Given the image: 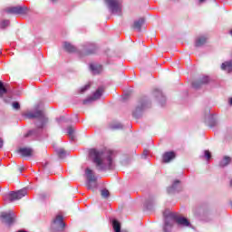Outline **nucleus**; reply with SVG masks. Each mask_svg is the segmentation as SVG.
<instances>
[{
    "label": "nucleus",
    "mask_w": 232,
    "mask_h": 232,
    "mask_svg": "<svg viewBox=\"0 0 232 232\" xmlns=\"http://www.w3.org/2000/svg\"><path fill=\"white\" fill-rule=\"evenodd\" d=\"M205 157L207 160H209V159H211V152H209V150H205Z\"/></svg>",
    "instance_id": "obj_32"
},
{
    "label": "nucleus",
    "mask_w": 232,
    "mask_h": 232,
    "mask_svg": "<svg viewBox=\"0 0 232 232\" xmlns=\"http://www.w3.org/2000/svg\"><path fill=\"white\" fill-rule=\"evenodd\" d=\"M230 104L232 105V98L230 99Z\"/></svg>",
    "instance_id": "obj_39"
},
{
    "label": "nucleus",
    "mask_w": 232,
    "mask_h": 232,
    "mask_svg": "<svg viewBox=\"0 0 232 232\" xmlns=\"http://www.w3.org/2000/svg\"><path fill=\"white\" fill-rule=\"evenodd\" d=\"M221 69L225 70L228 73H231L232 72V60L228 62H225L221 64Z\"/></svg>",
    "instance_id": "obj_20"
},
{
    "label": "nucleus",
    "mask_w": 232,
    "mask_h": 232,
    "mask_svg": "<svg viewBox=\"0 0 232 232\" xmlns=\"http://www.w3.org/2000/svg\"><path fill=\"white\" fill-rule=\"evenodd\" d=\"M230 186L232 187V179L230 180Z\"/></svg>",
    "instance_id": "obj_40"
},
{
    "label": "nucleus",
    "mask_w": 232,
    "mask_h": 232,
    "mask_svg": "<svg viewBox=\"0 0 232 232\" xmlns=\"http://www.w3.org/2000/svg\"><path fill=\"white\" fill-rule=\"evenodd\" d=\"M177 157V154H175L174 151H168L165 152L162 156V162L165 164L169 163L171 160H173Z\"/></svg>",
    "instance_id": "obj_15"
},
{
    "label": "nucleus",
    "mask_w": 232,
    "mask_h": 232,
    "mask_svg": "<svg viewBox=\"0 0 232 232\" xmlns=\"http://www.w3.org/2000/svg\"><path fill=\"white\" fill-rule=\"evenodd\" d=\"M26 195H28L26 189H20L16 192L13 191L9 194L10 202H14V200H21V198H23V197H26Z\"/></svg>",
    "instance_id": "obj_10"
},
{
    "label": "nucleus",
    "mask_w": 232,
    "mask_h": 232,
    "mask_svg": "<svg viewBox=\"0 0 232 232\" xmlns=\"http://www.w3.org/2000/svg\"><path fill=\"white\" fill-rule=\"evenodd\" d=\"M148 102H146V99L141 98L138 101V103L136 105V108L132 113L134 119H139L140 117L142 111H144V109L146 108Z\"/></svg>",
    "instance_id": "obj_7"
},
{
    "label": "nucleus",
    "mask_w": 232,
    "mask_h": 232,
    "mask_svg": "<svg viewBox=\"0 0 232 232\" xmlns=\"http://www.w3.org/2000/svg\"><path fill=\"white\" fill-rule=\"evenodd\" d=\"M105 3L111 14H114V15H121V12H122V5L119 0H105Z\"/></svg>",
    "instance_id": "obj_4"
},
{
    "label": "nucleus",
    "mask_w": 232,
    "mask_h": 232,
    "mask_svg": "<svg viewBox=\"0 0 232 232\" xmlns=\"http://www.w3.org/2000/svg\"><path fill=\"white\" fill-rule=\"evenodd\" d=\"M53 3H55V1H57V0H51Z\"/></svg>",
    "instance_id": "obj_38"
},
{
    "label": "nucleus",
    "mask_w": 232,
    "mask_h": 232,
    "mask_svg": "<svg viewBox=\"0 0 232 232\" xmlns=\"http://www.w3.org/2000/svg\"><path fill=\"white\" fill-rule=\"evenodd\" d=\"M101 195H102V198H108V197H110V190L102 189L101 192Z\"/></svg>",
    "instance_id": "obj_30"
},
{
    "label": "nucleus",
    "mask_w": 232,
    "mask_h": 232,
    "mask_svg": "<svg viewBox=\"0 0 232 232\" xmlns=\"http://www.w3.org/2000/svg\"><path fill=\"white\" fill-rule=\"evenodd\" d=\"M6 93H8V89L3 84V82H0V97L6 95Z\"/></svg>",
    "instance_id": "obj_24"
},
{
    "label": "nucleus",
    "mask_w": 232,
    "mask_h": 232,
    "mask_svg": "<svg viewBox=\"0 0 232 232\" xmlns=\"http://www.w3.org/2000/svg\"><path fill=\"white\" fill-rule=\"evenodd\" d=\"M152 35H155V33H153Z\"/></svg>",
    "instance_id": "obj_43"
},
{
    "label": "nucleus",
    "mask_w": 232,
    "mask_h": 232,
    "mask_svg": "<svg viewBox=\"0 0 232 232\" xmlns=\"http://www.w3.org/2000/svg\"><path fill=\"white\" fill-rule=\"evenodd\" d=\"M63 48L69 53H78V55H79V52H81V51L77 50V47H75L73 44H72L68 42H65L63 44Z\"/></svg>",
    "instance_id": "obj_17"
},
{
    "label": "nucleus",
    "mask_w": 232,
    "mask_h": 232,
    "mask_svg": "<svg viewBox=\"0 0 232 232\" xmlns=\"http://www.w3.org/2000/svg\"><path fill=\"white\" fill-rule=\"evenodd\" d=\"M99 52V46L95 44H85L82 45V51L79 52L80 57H86L88 55H95Z\"/></svg>",
    "instance_id": "obj_3"
},
{
    "label": "nucleus",
    "mask_w": 232,
    "mask_h": 232,
    "mask_svg": "<svg viewBox=\"0 0 232 232\" xmlns=\"http://www.w3.org/2000/svg\"><path fill=\"white\" fill-rule=\"evenodd\" d=\"M91 86L92 85L90 83L85 84L83 87H82L80 89V93H84L85 92H88V90H90Z\"/></svg>",
    "instance_id": "obj_27"
},
{
    "label": "nucleus",
    "mask_w": 232,
    "mask_h": 232,
    "mask_svg": "<svg viewBox=\"0 0 232 232\" xmlns=\"http://www.w3.org/2000/svg\"><path fill=\"white\" fill-rule=\"evenodd\" d=\"M102 93H104L103 87H99L93 93L92 97L90 98V101H97L98 99H101Z\"/></svg>",
    "instance_id": "obj_19"
},
{
    "label": "nucleus",
    "mask_w": 232,
    "mask_h": 232,
    "mask_svg": "<svg viewBox=\"0 0 232 232\" xmlns=\"http://www.w3.org/2000/svg\"><path fill=\"white\" fill-rule=\"evenodd\" d=\"M23 169H24V167H17V170L19 171V173H23Z\"/></svg>",
    "instance_id": "obj_33"
},
{
    "label": "nucleus",
    "mask_w": 232,
    "mask_h": 232,
    "mask_svg": "<svg viewBox=\"0 0 232 232\" xmlns=\"http://www.w3.org/2000/svg\"><path fill=\"white\" fill-rule=\"evenodd\" d=\"M64 227H66V223H64V218L58 215L53 220V232H64Z\"/></svg>",
    "instance_id": "obj_5"
},
{
    "label": "nucleus",
    "mask_w": 232,
    "mask_h": 232,
    "mask_svg": "<svg viewBox=\"0 0 232 232\" xmlns=\"http://www.w3.org/2000/svg\"><path fill=\"white\" fill-rule=\"evenodd\" d=\"M58 157H60V159H64V157H66V150H64V149H60L58 150Z\"/></svg>",
    "instance_id": "obj_28"
},
{
    "label": "nucleus",
    "mask_w": 232,
    "mask_h": 232,
    "mask_svg": "<svg viewBox=\"0 0 232 232\" xmlns=\"http://www.w3.org/2000/svg\"><path fill=\"white\" fill-rule=\"evenodd\" d=\"M22 157H34V150L32 148L24 147L17 150Z\"/></svg>",
    "instance_id": "obj_13"
},
{
    "label": "nucleus",
    "mask_w": 232,
    "mask_h": 232,
    "mask_svg": "<svg viewBox=\"0 0 232 232\" xmlns=\"http://www.w3.org/2000/svg\"><path fill=\"white\" fill-rule=\"evenodd\" d=\"M208 0H199V3H206Z\"/></svg>",
    "instance_id": "obj_36"
},
{
    "label": "nucleus",
    "mask_w": 232,
    "mask_h": 232,
    "mask_svg": "<svg viewBox=\"0 0 232 232\" xmlns=\"http://www.w3.org/2000/svg\"><path fill=\"white\" fill-rule=\"evenodd\" d=\"M31 133H33V131H32V130H31V131H29L27 134H25V137H29V135H30Z\"/></svg>",
    "instance_id": "obj_35"
},
{
    "label": "nucleus",
    "mask_w": 232,
    "mask_h": 232,
    "mask_svg": "<svg viewBox=\"0 0 232 232\" xmlns=\"http://www.w3.org/2000/svg\"><path fill=\"white\" fill-rule=\"evenodd\" d=\"M175 218H176V214H169V216H168L165 218V224L163 227L164 232H169V229H171V227L175 226V222H176Z\"/></svg>",
    "instance_id": "obj_9"
},
{
    "label": "nucleus",
    "mask_w": 232,
    "mask_h": 232,
    "mask_svg": "<svg viewBox=\"0 0 232 232\" xmlns=\"http://www.w3.org/2000/svg\"><path fill=\"white\" fill-rule=\"evenodd\" d=\"M112 227L115 232H121V223L117 219L112 220Z\"/></svg>",
    "instance_id": "obj_23"
},
{
    "label": "nucleus",
    "mask_w": 232,
    "mask_h": 232,
    "mask_svg": "<svg viewBox=\"0 0 232 232\" xmlns=\"http://www.w3.org/2000/svg\"><path fill=\"white\" fill-rule=\"evenodd\" d=\"M208 82H209V77L208 76H203L202 78H200L198 81H196L192 83V87L195 90H198V88H200V86H202V84H208Z\"/></svg>",
    "instance_id": "obj_14"
},
{
    "label": "nucleus",
    "mask_w": 232,
    "mask_h": 232,
    "mask_svg": "<svg viewBox=\"0 0 232 232\" xmlns=\"http://www.w3.org/2000/svg\"><path fill=\"white\" fill-rule=\"evenodd\" d=\"M208 39H209V36H208V35L198 36L195 41V46L197 48H200V46H204V44H206V43H208Z\"/></svg>",
    "instance_id": "obj_16"
},
{
    "label": "nucleus",
    "mask_w": 232,
    "mask_h": 232,
    "mask_svg": "<svg viewBox=\"0 0 232 232\" xmlns=\"http://www.w3.org/2000/svg\"><path fill=\"white\" fill-rule=\"evenodd\" d=\"M8 26H10V20H6V19L0 20V28L5 30L8 28Z\"/></svg>",
    "instance_id": "obj_22"
},
{
    "label": "nucleus",
    "mask_w": 232,
    "mask_h": 232,
    "mask_svg": "<svg viewBox=\"0 0 232 232\" xmlns=\"http://www.w3.org/2000/svg\"><path fill=\"white\" fill-rule=\"evenodd\" d=\"M12 106L14 110H21V105L17 102H13Z\"/></svg>",
    "instance_id": "obj_31"
},
{
    "label": "nucleus",
    "mask_w": 232,
    "mask_h": 232,
    "mask_svg": "<svg viewBox=\"0 0 232 232\" xmlns=\"http://www.w3.org/2000/svg\"><path fill=\"white\" fill-rule=\"evenodd\" d=\"M89 155L92 158V160L99 171L113 169V159L115 158V153L112 150L102 151L97 150L96 149H92L89 151Z\"/></svg>",
    "instance_id": "obj_1"
},
{
    "label": "nucleus",
    "mask_w": 232,
    "mask_h": 232,
    "mask_svg": "<svg viewBox=\"0 0 232 232\" xmlns=\"http://www.w3.org/2000/svg\"><path fill=\"white\" fill-rule=\"evenodd\" d=\"M83 102H84V104H86V102H88V101H84Z\"/></svg>",
    "instance_id": "obj_41"
},
{
    "label": "nucleus",
    "mask_w": 232,
    "mask_h": 232,
    "mask_svg": "<svg viewBox=\"0 0 232 232\" xmlns=\"http://www.w3.org/2000/svg\"><path fill=\"white\" fill-rule=\"evenodd\" d=\"M85 173L87 175L86 187L89 189H95L97 188V178L93 175V170L92 169H86Z\"/></svg>",
    "instance_id": "obj_6"
},
{
    "label": "nucleus",
    "mask_w": 232,
    "mask_h": 232,
    "mask_svg": "<svg viewBox=\"0 0 232 232\" xmlns=\"http://www.w3.org/2000/svg\"><path fill=\"white\" fill-rule=\"evenodd\" d=\"M90 68L92 70V72H94V73H99V70H102V66L99 65H95V64H91Z\"/></svg>",
    "instance_id": "obj_26"
},
{
    "label": "nucleus",
    "mask_w": 232,
    "mask_h": 232,
    "mask_svg": "<svg viewBox=\"0 0 232 232\" xmlns=\"http://www.w3.org/2000/svg\"><path fill=\"white\" fill-rule=\"evenodd\" d=\"M175 218L176 224H178V226H182V227H189L191 226V223L189 222V220H188V218H186L184 217H180L176 214V218Z\"/></svg>",
    "instance_id": "obj_12"
},
{
    "label": "nucleus",
    "mask_w": 232,
    "mask_h": 232,
    "mask_svg": "<svg viewBox=\"0 0 232 232\" xmlns=\"http://www.w3.org/2000/svg\"><path fill=\"white\" fill-rule=\"evenodd\" d=\"M6 12L7 14H14L15 15H23V14H26V7L21 5L8 7Z\"/></svg>",
    "instance_id": "obj_11"
},
{
    "label": "nucleus",
    "mask_w": 232,
    "mask_h": 232,
    "mask_svg": "<svg viewBox=\"0 0 232 232\" xmlns=\"http://www.w3.org/2000/svg\"><path fill=\"white\" fill-rule=\"evenodd\" d=\"M177 184H180V180L176 179L174 181L173 185L170 188H169V189H168L169 193H171V191H173V189H175V188L177 187Z\"/></svg>",
    "instance_id": "obj_29"
},
{
    "label": "nucleus",
    "mask_w": 232,
    "mask_h": 232,
    "mask_svg": "<svg viewBox=\"0 0 232 232\" xmlns=\"http://www.w3.org/2000/svg\"><path fill=\"white\" fill-rule=\"evenodd\" d=\"M67 133L72 140H75V135H73V133H75V130L73 129V127H68Z\"/></svg>",
    "instance_id": "obj_25"
},
{
    "label": "nucleus",
    "mask_w": 232,
    "mask_h": 232,
    "mask_svg": "<svg viewBox=\"0 0 232 232\" xmlns=\"http://www.w3.org/2000/svg\"><path fill=\"white\" fill-rule=\"evenodd\" d=\"M117 128H122V125H119Z\"/></svg>",
    "instance_id": "obj_37"
},
{
    "label": "nucleus",
    "mask_w": 232,
    "mask_h": 232,
    "mask_svg": "<svg viewBox=\"0 0 232 232\" xmlns=\"http://www.w3.org/2000/svg\"><path fill=\"white\" fill-rule=\"evenodd\" d=\"M231 163V157L225 156L223 160L219 162L220 168H226L228 164Z\"/></svg>",
    "instance_id": "obj_21"
},
{
    "label": "nucleus",
    "mask_w": 232,
    "mask_h": 232,
    "mask_svg": "<svg viewBox=\"0 0 232 232\" xmlns=\"http://www.w3.org/2000/svg\"><path fill=\"white\" fill-rule=\"evenodd\" d=\"M230 35H232V31H230Z\"/></svg>",
    "instance_id": "obj_42"
},
{
    "label": "nucleus",
    "mask_w": 232,
    "mask_h": 232,
    "mask_svg": "<svg viewBox=\"0 0 232 232\" xmlns=\"http://www.w3.org/2000/svg\"><path fill=\"white\" fill-rule=\"evenodd\" d=\"M5 144V141L2 138H0V149L3 148V145Z\"/></svg>",
    "instance_id": "obj_34"
},
{
    "label": "nucleus",
    "mask_w": 232,
    "mask_h": 232,
    "mask_svg": "<svg viewBox=\"0 0 232 232\" xmlns=\"http://www.w3.org/2000/svg\"><path fill=\"white\" fill-rule=\"evenodd\" d=\"M144 26H146V20L144 18H139L134 21L133 28L135 30H141V28H145Z\"/></svg>",
    "instance_id": "obj_18"
},
{
    "label": "nucleus",
    "mask_w": 232,
    "mask_h": 232,
    "mask_svg": "<svg viewBox=\"0 0 232 232\" xmlns=\"http://www.w3.org/2000/svg\"><path fill=\"white\" fill-rule=\"evenodd\" d=\"M29 119H38L37 128H44L48 124V118L44 115L43 111H36L35 112H29L27 114Z\"/></svg>",
    "instance_id": "obj_2"
},
{
    "label": "nucleus",
    "mask_w": 232,
    "mask_h": 232,
    "mask_svg": "<svg viewBox=\"0 0 232 232\" xmlns=\"http://www.w3.org/2000/svg\"><path fill=\"white\" fill-rule=\"evenodd\" d=\"M0 218H2V223L7 226H12L15 222V214L13 211L2 212Z\"/></svg>",
    "instance_id": "obj_8"
}]
</instances>
